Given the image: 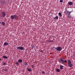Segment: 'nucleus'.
<instances>
[{
  "instance_id": "nucleus-1",
  "label": "nucleus",
  "mask_w": 75,
  "mask_h": 75,
  "mask_svg": "<svg viewBox=\"0 0 75 75\" xmlns=\"http://www.w3.org/2000/svg\"><path fill=\"white\" fill-rule=\"evenodd\" d=\"M55 48L56 50V51H61L62 50L61 47L59 46L57 47H55Z\"/></svg>"
},
{
  "instance_id": "nucleus-2",
  "label": "nucleus",
  "mask_w": 75,
  "mask_h": 75,
  "mask_svg": "<svg viewBox=\"0 0 75 75\" xmlns=\"http://www.w3.org/2000/svg\"><path fill=\"white\" fill-rule=\"evenodd\" d=\"M17 15H12V16H11V18L13 19V20H14V19H15V20H17Z\"/></svg>"
},
{
  "instance_id": "nucleus-3",
  "label": "nucleus",
  "mask_w": 75,
  "mask_h": 75,
  "mask_svg": "<svg viewBox=\"0 0 75 75\" xmlns=\"http://www.w3.org/2000/svg\"><path fill=\"white\" fill-rule=\"evenodd\" d=\"M59 60L62 64H64V59H62V58H60Z\"/></svg>"
},
{
  "instance_id": "nucleus-4",
  "label": "nucleus",
  "mask_w": 75,
  "mask_h": 75,
  "mask_svg": "<svg viewBox=\"0 0 75 75\" xmlns=\"http://www.w3.org/2000/svg\"><path fill=\"white\" fill-rule=\"evenodd\" d=\"M17 48L20 50H23L24 47H23L22 46H18L17 47Z\"/></svg>"
},
{
  "instance_id": "nucleus-5",
  "label": "nucleus",
  "mask_w": 75,
  "mask_h": 75,
  "mask_svg": "<svg viewBox=\"0 0 75 75\" xmlns=\"http://www.w3.org/2000/svg\"><path fill=\"white\" fill-rule=\"evenodd\" d=\"M1 15L2 17H4L5 16H6V13H5V12H2Z\"/></svg>"
},
{
  "instance_id": "nucleus-6",
  "label": "nucleus",
  "mask_w": 75,
  "mask_h": 75,
  "mask_svg": "<svg viewBox=\"0 0 75 75\" xmlns=\"http://www.w3.org/2000/svg\"><path fill=\"white\" fill-rule=\"evenodd\" d=\"M72 11H67V12H66V14L67 15H70V14H71V13H72Z\"/></svg>"
},
{
  "instance_id": "nucleus-7",
  "label": "nucleus",
  "mask_w": 75,
  "mask_h": 75,
  "mask_svg": "<svg viewBox=\"0 0 75 75\" xmlns=\"http://www.w3.org/2000/svg\"><path fill=\"white\" fill-rule=\"evenodd\" d=\"M68 65L69 67H70V68H72V64L71 63H69V64H68Z\"/></svg>"
},
{
  "instance_id": "nucleus-8",
  "label": "nucleus",
  "mask_w": 75,
  "mask_h": 75,
  "mask_svg": "<svg viewBox=\"0 0 75 75\" xmlns=\"http://www.w3.org/2000/svg\"><path fill=\"white\" fill-rule=\"evenodd\" d=\"M8 45V43L6 42H4V46H6V45Z\"/></svg>"
},
{
  "instance_id": "nucleus-9",
  "label": "nucleus",
  "mask_w": 75,
  "mask_h": 75,
  "mask_svg": "<svg viewBox=\"0 0 75 75\" xmlns=\"http://www.w3.org/2000/svg\"><path fill=\"white\" fill-rule=\"evenodd\" d=\"M68 4L71 6V5H72L73 4V3L71 2H70L69 3H68Z\"/></svg>"
},
{
  "instance_id": "nucleus-10",
  "label": "nucleus",
  "mask_w": 75,
  "mask_h": 75,
  "mask_svg": "<svg viewBox=\"0 0 75 75\" xmlns=\"http://www.w3.org/2000/svg\"><path fill=\"white\" fill-rule=\"evenodd\" d=\"M3 58L4 59H8V57H7V56H3Z\"/></svg>"
},
{
  "instance_id": "nucleus-11",
  "label": "nucleus",
  "mask_w": 75,
  "mask_h": 75,
  "mask_svg": "<svg viewBox=\"0 0 75 75\" xmlns=\"http://www.w3.org/2000/svg\"><path fill=\"white\" fill-rule=\"evenodd\" d=\"M63 66L61 65L60 66V69H63L64 68H63Z\"/></svg>"
},
{
  "instance_id": "nucleus-12",
  "label": "nucleus",
  "mask_w": 75,
  "mask_h": 75,
  "mask_svg": "<svg viewBox=\"0 0 75 75\" xmlns=\"http://www.w3.org/2000/svg\"><path fill=\"white\" fill-rule=\"evenodd\" d=\"M5 23L4 22H2L1 23V25H2L3 26H4V25H5Z\"/></svg>"
},
{
  "instance_id": "nucleus-13",
  "label": "nucleus",
  "mask_w": 75,
  "mask_h": 75,
  "mask_svg": "<svg viewBox=\"0 0 75 75\" xmlns=\"http://www.w3.org/2000/svg\"><path fill=\"white\" fill-rule=\"evenodd\" d=\"M54 20H56V19L57 20H58V16H56L54 18Z\"/></svg>"
},
{
  "instance_id": "nucleus-14",
  "label": "nucleus",
  "mask_w": 75,
  "mask_h": 75,
  "mask_svg": "<svg viewBox=\"0 0 75 75\" xmlns=\"http://www.w3.org/2000/svg\"><path fill=\"white\" fill-rule=\"evenodd\" d=\"M2 3L3 4H5L6 3V2H5V1H2Z\"/></svg>"
},
{
  "instance_id": "nucleus-15",
  "label": "nucleus",
  "mask_w": 75,
  "mask_h": 75,
  "mask_svg": "<svg viewBox=\"0 0 75 75\" xmlns=\"http://www.w3.org/2000/svg\"><path fill=\"white\" fill-rule=\"evenodd\" d=\"M15 64L17 65H20V63L18 62H16Z\"/></svg>"
},
{
  "instance_id": "nucleus-16",
  "label": "nucleus",
  "mask_w": 75,
  "mask_h": 75,
  "mask_svg": "<svg viewBox=\"0 0 75 75\" xmlns=\"http://www.w3.org/2000/svg\"><path fill=\"white\" fill-rule=\"evenodd\" d=\"M48 42H53V40H48Z\"/></svg>"
},
{
  "instance_id": "nucleus-17",
  "label": "nucleus",
  "mask_w": 75,
  "mask_h": 75,
  "mask_svg": "<svg viewBox=\"0 0 75 75\" xmlns=\"http://www.w3.org/2000/svg\"><path fill=\"white\" fill-rule=\"evenodd\" d=\"M67 62H68V63L69 64H70V63H71V62L69 59H68L67 60Z\"/></svg>"
},
{
  "instance_id": "nucleus-18",
  "label": "nucleus",
  "mask_w": 75,
  "mask_h": 75,
  "mask_svg": "<svg viewBox=\"0 0 75 75\" xmlns=\"http://www.w3.org/2000/svg\"><path fill=\"white\" fill-rule=\"evenodd\" d=\"M27 62H25L24 63V65H25V66H27L28 65V64H27Z\"/></svg>"
},
{
  "instance_id": "nucleus-19",
  "label": "nucleus",
  "mask_w": 75,
  "mask_h": 75,
  "mask_svg": "<svg viewBox=\"0 0 75 75\" xmlns=\"http://www.w3.org/2000/svg\"><path fill=\"white\" fill-rule=\"evenodd\" d=\"M56 71H57V72H60V70H59V69H56Z\"/></svg>"
},
{
  "instance_id": "nucleus-20",
  "label": "nucleus",
  "mask_w": 75,
  "mask_h": 75,
  "mask_svg": "<svg viewBox=\"0 0 75 75\" xmlns=\"http://www.w3.org/2000/svg\"><path fill=\"white\" fill-rule=\"evenodd\" d=\"M58 15L60 16V17H62V15H61V13H58Z\"/></svg>"
},
{
  "instance_id": "nucleus-21",
  "label": "nucleus",
  "mask_w": 75,
  "mask_h": 75,
  "mask_svg": "<svg viewBox=\"0 0 75 75\" xmlns=\"http://www.w3.org/2000/svg\"><path fill=\"white\" fill-rule=\"evenodd\" d=\"M18 62H19L20 63H21V62H22V60L21 59L18 60Z\"/></svg>"
},
{
  "instance_id": "nucleus-22",
  "label": "nucleus",
  "mask_w": 75,
  "mask_h": 75,
  "mask_svg": "<svg viewBox=\"0 0 75 75\" xmlns=\"http://www.w3.org/2000/svg\"><path fill=\"white\" fill-rule=\"evenodd\" d=\"M3 65H4V66H5V65H7V64L6 62H4V63H3Z\"/></svg>"
},
{
  "instance_id": "nucleus-23",
  "label": "nucleus",
  "mask_w": 75,
  "mask_h": 75,
  "mask_svg": "<svg viewBox=\"0 0 75 75\" xmlns=\"http://www.w3.org/2000/svg\"><path fill=\"white\" fill-rule=\"evenodd\" d=\"M4 71H5V72H7V69L6 68H4Z\"/></svg>"
},
{
  "instance_id": "nucleus-24",
  "label": "nucleus",
  "mask_w": 75,
  "mask_h": 75,
  "mask_svg": "<svg viewBox=\"0 0 75 75\" xmlns=\"http://www.w3.org/2000/svg\"><path fill=\"white\" fill-rule=\"evenodd\" d=\"M28 71H29L30 72L31 71V69H30V68L28 69Z\"/></svg>"
},
{
  "instance_id": "nucleus-25",
  "label": "nucleus",
  "mask_w": 75,
  "mask_h": 75,
  "mask_svg": "<svg viewBox=\"0 0 75 75\" xmlns=\"http://www.w3.org/2000/svg\"><path fill=\"white\" fill-rule=\"evenodd\" d=\"M64 64H65V63H67V60H64Z\"/></svg>"
},
{
  "instance_id": "nucleus-26",
  "label": "nucleus",
  "mask_w": 75,
  "mask_h": 75,
  "mask_svg": "<svg viewBox=\"0 0 75 75\" xmlns=\"http://www.w3.org/2000/svg\"><path fill=\"white\" fill-rule=\"evenodd\" d=\"M32 48L33 50H34V49H35V47L34 46H33L32 47Z\"/></svg>"
},
{
  "instance_id": "nucleus-27",
  "label": "nucleus",
  "mask_w": 75,
  "mask_h": 75,
  "mask_svg": "<svg viewBox=\"0 0 75 75\" xmlns=\"http://www.w3.org/2000/svg\"><path fill=\"white\" fill-rule=\"evenodd\" d=\"M60 3H62V2H63V0H60Z\"/></svg>"
},
{
  "instance_id": "nucleus-28",
  "label": "nucleus",
  "mask_w": 75,
  "mask_h": 75,
  "mask_svg": "<svg viewBox=\"0 0 75 75\" xmlns=\"http://www.w3.org/2000/svg\"><path fill=\"white\" fill-rule=\"evenodd\" d=\"M31 66L33 68L34 67V66L33 65H32Z\"/></svg>"
},
{
  "instance_id": "nucleus-29",
  "label": "nucleus",
  "mask_w": 75,
  "mask_h": 75,
  "mask_svg": "<svg viewBox=\"0 0 75 75\" xmlns=\"http://www.w3.org/2000/svg\"><path fill=\"white\" fill-rule=\"evenodd\" d=\"M42 74H44L45 73V72H44V71H42Z\"/></svg>"
},
{
  "instance_id": "nucleus-30",
  "label": "nucleus",
  "mask_w": 75,
  "mask_h": 75,
  "mask_svg": "<svg viewBox=\"0 0 75 75\" xmlns=\"http://www.w3.org/2000/svg\"><path fill=\"white\" fill-rule=\"evenodd\" d=\"M40 52H43V51L42 50H40Z\"/></svg>"
},
{
  "instance_id": "nucleus-31",
  "label": "nucleus",
  "mask_w": 75,
  "mask_h": 75,
  "mask_svg": "<svg viewBox=\"0 0 75 75\" xmlns=\"http://www.w3.org/2000/svg\"><path fill=\"white\" fill-rule=\"evenodd\" d=\"M1 61V59H0V61Z\"/></svg>"
},
{
  "instance_id": "nucleus-32",
  "label": "nucleus",
  "mask_w": 75,
  "mask_h": 75,
  "mask_svg": "<svg viewBox=\"0 0 75 75\" xmlns=\"http://www.w3.org/2000/svg\"><path fill=\"white\" fill-rule=\"evenodd\" d=\"M0 24H1V22H0Z\"/></svg>"
}]
</instances>
